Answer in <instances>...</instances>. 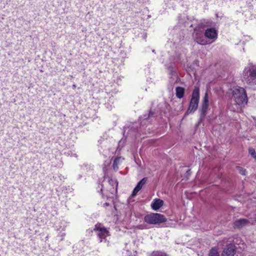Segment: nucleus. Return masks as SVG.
Wrapping results in <instances>:
<instances>
[{
  "label": "nucleus",
  "instance_id": "nucleus-1",
  "mask_svg": "<svg viewBox=\"0 0 256 256\" xmlns=\"http://www.w3.org/2000/svg\"><path fill=\"white\" fill-rule=\"evenodd\" d=\"M244 80L248 84H256V65L250 63L243 72Z\"/></svg>",
  "mask_w": 256,
  "mask_h": 256
},
{
  "label": "nucleus",
  "instance_id": "nucleus-2",
  "mask_svg": "<svg viewBox=\"0 0 256 256\" xmlns=\"http://www.w3.org/2000/svg\"><path fill=\"white\" fill-rule=\"evenodd\" d=\"M232 96L236 103L240 106L247 104L248 98L244 89L240 86L234 88Z\"/></svg>",
  "mask_w": 256,
  "mask_h": 256
},
{
  "label": "nucleus",
  "instance_id": "nucleus-3",
  "mask_svg": "<svg viewBox=\"0 0 256 256\" xmlns=\"http://www.w3.org/2000/svg\"><path fill=\"white\" fill-rule=\"evenodd\" d=\"M200 100V90L198 88H195L194 90L192 98L186 114L194 113L198 108Z\"/></svg>",
  "mask_w": 256,
  "mask_h": 256
},
{
  "label": "nucleus",
  "instance_id": "nucleus-4",
  "mask_svg": "<svg viewBox=\"0 0 256 256\" xmlns=\"http://www.w3.org/2000/svg\"><path fill=\"white\" fill-rule=\"evenodd\" d=\"M144 221L150 224H157L166 221L165 216L158 213H151L146 214L144 217Z\"/></svg>",
  "mask_w": 256,
  "mask_h": 256
},
{
  "label": "nucleus",
  "instance_id": "nucleus-5",
  "mask_svg": "<svg viewBox=\"0 0 256 256\" xmlns=\"http://www.w3.org/2000/svg\"><path fill=\"white\" fill-rule=\"evenodd\" d=\"M94 232H96L98 236L100 242L106 241V237L110 235L108 231L104 227L101 226L100 224H96L94 228Z\"/></svg>",
  "mask_w": 256,
  "mask_h": 256
},
{
  "label": "nucleus",
  "instance_id": "nucleus-6",
  "mask_svg": "<svg viewBox=\"0 0 256 256\" xmlns=\"http://www.w3.org/2000/svg\"><path fill=\"white\" fill-rule=\"evenodd\" d=\"M208 94L207 92H206L204 98H203V101L202 106V108L200 110V116L201 118H204V116H206L207 113V110L208 108Z\"/></svg>",
  "mask_w": 256,
  "mask_h": 256
},
{
  "label": "nucleus",
  "instance_id": "nucleus-7",
  "mask_svg": "<svg viewBox=\"0 0 256 256\" xmlns=\"http://www.w3.org/2000/svg\"><path fill=\"white\" fill-rule=\"evenodd\" d=\"M193 37L195 42L201 45H206L208 44L202 32H196L193 34Z\"/></svg>",
  "mask_w": 256,
  "mask_h": 256
},
{
  "label": "nucleus",
  "instance_id": "nucleus-8",
  "mask_svg": "<svg viewBox=\"0 0 256 256\" xmlns=\"http://www.w3.org/2000/svg\"><path fill=\"white\" fill-rule=\"evenodd\" d=\"M204 36L209 39L215 40L218 37V32L214 28H208L205 30Z\"/></svg>",
  "mask_w": 256,
  "mask_h": 256
},
{
  "label": "nucleus",
  "instance_id": "nucleus-9",
  "mask_svg": "<svg viewBox=\"0 0 256 256\" xmlns=\"http://www.w3.org/2000/svg\"><path fill=\"white\" fill-rule=\"evenodd\" d=\"M235 254V247L232 244H229L224 248L222 253V256H234Z\"/></svg>",
  "mask_w": 256,
  "mask_h": 256
},
{
  "label": "nucleus",
  "instance_id": "nucleus-10",
  "mask_svg": "<svg viewBox=\"0 0 256 256\" xmlns=\"http://www.w3.org/2000/svg\"><path fill=\"white\" fill-rule=\"evenodd\" d=\"M109 184L112 186V188H110V192L112 196L106 195V196L108 198L112 197V196L116 193L117 191V187L118 182L116 180L110 179L108 180Z\"/></svg>",
  "mask_w": 256,
  "mask_h": 256
},
{
  "label": "nucleus",
  "instance_id": "nucleus-11",
  "mask_svg": "<svg viewBox=\"0 0 256 256\" xmlns=\"http://www.w3.org/2000/svg\"><path fill=\"white\" fill-rule=\"evenodd\" d=\"M146 181L147 178H144L138 183L136 186L134 188L133 190L132 193V196H136L138 194V192L142 189V186L146 184Z\"/></svg>",
  "mask_w": 256,
  "mask_h": 256
},
{
  "label": "nucleus",
  "instance_id": "nucleus-12",
  "mask_svg": "<svg viewBox=\"0 0 256 256\" xmlns=\"http://www.w3.org/2000/svg\"><path fill=\"white\" fill-rule=\"evenodd\" d=\"M164 204V201L160 198H156L153 200L151 204V207L153 210H158Z\"/></svg>",
  "mask_w": 256,
  "mask_h": 256
},
{
  "label": "nucleus",
  "instance_id": "nucleus-13",
  "mask_svg": "<svg viewBox=\"0 0 256 256\" xmlns=\"http://www.w3.org/2000/svg\"><path fill=\"white\" fill-rule=\"evenodd\" d=\"M248 223V220L246 218H240L236 220L234 224L235 228H240L246 226Z\"/></svg>",
  "mask_w": 256,
  "mask_h": 256
},
{
  "label": "nucleus",
  "instance_id": "nucleus-14",
  "mask_svg": "<svg viewBox=\"0 0 256 256\" xmlns=\"http://www.w3.org/2000/svg\"><path fill=\"white\" fill-rule=\"evenodd\" d=\"M184 88L181 86H178L176 88V96L180 99L182 98L184 96Z\"/></svg>",
  "mask_w": 256,
  "mask_h": 256
},
{
  "label": "nucleus",
  "instance_id": "nucleus-15",
  "mask_svg": "<svg viewBox=\"0 0 256 256\" xmlns=\"http://www.w3.org/2000/svg\"><path fill=\"white\" fill-rule=\"evenodd\" d=\"M122 160L123 159L121 157H118L114 159L112 166L114 170H116L118 169V164L120 162H122Z\"/></svg>",
  "mask_w": 256,
  "mask_h": 256
},
{
  "label": "nucleus",
  "instance_id": "nucleus-16",
  "mask_svg": "<svg viewBox=\"0 0 256 256\" xmlns=\"http://www.w3.org/2000/svg\"><path fill=\"white\" fill-rule=\"evenodd\" d=\"M149 256H168V255L163 251L156 250L152 252Z\"/></svg>",
  "mask_w": 256,
  "mask_h": 256
},
{
  "label": "nucleus",
  "instance_id": "nucleus-17",
  "mask_svg": "<svg viewBox=\"0 0 256 256\" xmlns=\"http://www.w3.org/2000/svg\"><path fill=\"white\" fill-rule=\"evenodd\" d=\"M208 256H219V252L218 248H212L209 252Z\"/></svg>",
  "mask_w": 256,
  "mask_h": 256
},
{
  "label": "nucleus",
  "instance_id": "nucleus-18",
  "mask_svg": "<svg viewBox=\"0 0 256 256\" xmlns=\"http://www.w3.org/2000/svg\"><path fill=\"white\" fill-rule=\"evenodd\" d=\"M249 153L256 160V152L253 148H250Z\"/></svg>",
  "mask_w": 256,
  "mask_h": 256
},
{
  "label": "nucleus",
  "instance_id": "nucleus-19",
  "mask_svg": "<svg viewBox=\"0 0 256 256\" xmlns=\"http://www.w3.org/2000/svg\"><path fill=\"white\" fill-rule=\"evenodd\" d=\"M166 68L172 74L174 72V64H172L169 66L166 65Z\"/></svg>",
  "mask_w": 256,
  "mask_h": 256
},
{
  "label": "nucleus",
  "instance_id": "nucleus-20",
  "mask_svg": "<svg viewBox=\"0 0 256 256\" xmlns=\"http://www.w3.org/2000/svg\"><path fill=\"white\" fill-rule=\"evenodd\" d=\"M237 170L239 171L240 173L242 175H246V170L245 169L243 168L240 166L236 167Z\"/></svg>",
  "mask_w": 256,
  "mask_h": 256
},
{
  "label": "nucleus",
  "instance_id": "nucleus-21",
  "mask_svg": "<svg viewBox=\"0 0 256 256\" xmlns=\"http://www.w3.org/2000/svg\"><path fill=\"white\" fill-rule=\"evenodd\" d=\"M138 228L142 230V229H144V228H148L143 224H140V225L138 226Z\"/></svg>",
  "mask_w": 256,
  "mask_h": 256
},
{
  "label": "nucleus",
  "instance_id": "nucleus-22",
  "mask_svg": "<svg viewBox=\"0 0 256 256\" xmlns=\"http://www.w3.org/2000/svg\"><path fill=\"white\" fill-rule=\"evenodd\" d=\"M152 114H152L151 112H150V113H149L148 116V118H150V116H151L152 115ZM145 118V119H146V118Z\"/></svg>",
  "mask_w": 256,
  "mask_h": 256
},
{
  "label": "nucleus",
  "instance_id": "nucleus-23",
  "mask_svg": "<svg viewBox=\"0 0 256 256\" xmlns=\"http://www.w3.org/2000/svg\"><path fill=\"white\" fill-rule=\"evenodd\" d=\"M109 206V204L108 202H105L104 204V206L106 207Z\"/></svg>",
  "mask_w": 256,
  "mask_h": 256
},
{
  "label": "nucleus",
  "instance_id": "nucleus-24",
  "mask_svg": "<svg viewBox=\"0 0 256 256\" xmlns=\"http://www.w3.org/2000/svg\"><path fill=\"white\" fill-rule=\"evenodd\" d=\"M212 22H208V26H212Z\"/></svg>",
  "mask_w": 256,
  "mask_h": 256
},
{
  "label": "nucleus",
  "instance_id": "nucleus-25",
  "mask_svg": "<svg viewBox=\"0 0 256 256\" xmlns=\"http://www.w3.org/2000/svg\"><path fill=\"white\" fill-rule=\"evenodd\" d=\"M100 190L101 192H102V188H100Z\"/></svg>",
  "mask_w": 256,
  "mask_h": 256
}]
</instances>
